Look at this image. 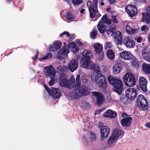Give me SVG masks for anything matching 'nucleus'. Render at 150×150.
<instances>
[{"label": "nucleus", "mask_w": 150, "mask_h": 150, "mask_svg": "<svg viewBox=\"0 0 150 150\" xmlns=\"http://www.w3.org/2000/svg\"><path fill=\"white\" fill-rule=\"evenodd\" d=\"M109 83L113 86V91L121 94L123 90V83L122 81L117 77L109 76L108 78Z\"/></svg>", "instance_id": "obj_1"}, {"label": "nucleus", "mask_w": 150, "mask_h": 150, "mask_svg": "<svg viewBox=\"0 0 150 150\" xmlns=\"http://www.w3.org/2000/svg\"><path fill=\"white\" fill-rule=\"evenodd\" d=\"M59 83L62 87L70 88L73 87L76 82L73 77L69 80L67 79V76L64 73H61L59 78Z\"/></svg>", "instance_id": "obj_2"}, {"label": "nucleus", "mask_w": 150, "mask_h": 150, "mask_svg": "<svg viewBox=\"0 0 150 150\" xmlns=\"http://www.w3.org/2000/svg\"><path fill=\"white\" fill-rule=\"evenodd\" d=\"M98 1L94 0L93 1L92 3L91 1H88L87 5L88 7L90 12V17L92 18H94L96 13L98 12Z\"/></svg>", "instance_id": "obj_3"}, {"label": "nucleus", "mask_w": 150, "mask_h": 150, "mask_svg": "<svg viewBox=\"0 0 150 150\" xmlns=\"http://www.w3.org/2000/svg\"><path fill=\"white\" fill-rule=\"evenodd\" d=\"M123 80L125 85L127 86L132 87L135 84V78L131 73H126L123 76Z\"/></svg>", "instance_id": "obj_4"}, {"label": "nucleus", "mask_w": 150, "mask_h": 150, "mask_svg": "<svg viewBox=\"0 0 150 150\" xmlns=\"http://www.w3.org/2000/svg\"><path fill=\"white\" fill-rule=\"evenodd\" d=\"M137 103L138 106L143 110H146L148 108L149 106L147 100L142 94H140L138 96L137 100Z\"/></svg>", "instance_id": "obj_5"}, {"label": "nucleus", "mask_w": 150, "mask_h": 150, "mask_svg": "<svg viewBox=\"0 0 150 150\" xmlns=\"http://www.w3.org/2000/svg\"><path fill=\"white\" fill-rule=\"evenodd\" d=\"M95 81L100 88H105L107 86L105 77L101 74L97 73L95 76Z\"/></svg>", "instance_id": "obj_6"}, {"label": "nucleus", "mask_w": 150, "mask_h": 150, "mask_svg": "<svg viewBox=\"0 0 150 150\" xmlns=\"http://www.w3.org/2000/svg\"><path fill=\"white\" fill-rule=\"evenodd\" d=\"M44 86L49 94L53 98L58 99L60 98L61 95L60 89L52 87L50 89L45 84Z\"/></svg>", "instance_id": "obj_7"}, {"label": "nucleus", "mask_w": 150, "mask_h": 150, "mask_svg": "<svg viewBox=\"0 0 150 150\" xmlns=\"http://www.w3.org/2000/svg\"><path fill=\"white\" fill-rule=\"evenodd\" d=\"M122 137V131L120 129H115L113 130L111 136L110 137L108 141L109 144H112L114 143L117 138Z\"/></svg>", "instance_id": "obj_8"}, {"label": "nucleus", "mask_w": 150, "mask_h": 150, "mask_svg": "<svg viewBox=\"0 0 150 150\" xmlns=\"http://www.w3.org/2000/svg\"><path fill=\"white\" fill-rule=\"evenodd\" d=\"M95 49L96 54L98 55V60H102L104 58V52L103 51V46L100 43H97L93 45Z\"/></svg>", "instance_id": "obj_9"}, {"label": "nucleus", "mask_w": 150, "mask_h": 150, "mask_svg": "<svg viewBox=\"0 0 150 150\" xmlns=\"http://www.w3.org/2000/svg\"><path fill=\"white\" fill-rule=\"evenodd\" d=\"M142 22L149 24L150 27V6L146 8L144 11L142 13Z\"/></svg>", "instance_id": "obj_10"}, {"label": "nucleus", "mask_w": 150, "mask_h": 150, "mask_svg": "<svg viewBox=\"0 0 150 150\" xmlns=\"http://www.w3.org/2000/svg\"><path fill=\"white\" fill-rule=\"evenodd\" d=\"M123 62L121 60H116L115 64L113 66L112 70L115 74H119L122 69Z\"/></svg>", "instance_id": "obj_11"}, {"label": "nucleus", "mask_w": 150, "mask_h": 150, "mask_svg": "<svg viewBox=\"0 0 150 150\" xmlns=\"http://www.w3.org/2000/svg\"><path fill=\"white\" fill-rule=\"evenodd\" d=\"M46 71H44L45 76L47 77H50L51 79L54 78L56 74V71L53 69L52 65L45 67Z\"/></svg>", "instance_id": "obj_12"}, {"label": "nucleus", "mask_w": 150, "mask_h": 150, "mask_svg": "<svg viewBox=\"0 0 150 150\" xmlns=\"http://www.w3.org/2000/svg\"><path fill=\"white\" fill-rule=\"evenodd\" d=\"M125 95L128 99L133 100L137 96V91L133 88H128L126 90Z\"/></svg>", "instance_id": "obj_13"}, {"label": "nucleus", "mask_w": 150, "mask_h": 150, "mask_svg": "<svg viewBox=\"0 0 150 150\" xmlns=\"http://www.w3.org/2000/svg\"><path fill=\"white\" fill-rule=\"evenodd\" d=\"M125 8L126 12L130 17H132L134 16L137 13V8L135 6L128 5Z\"/></svg>", "instance_id": "obj_14"}, {"label": "nucleus", "mask_w": 150, "mask_h": 150, "mask_svg": "<svg viewBox=\"0 0 150 150\" xmlns=\"http://www.w3.org/2000/svg\"><path fill=\"white\" fill-rule=\"evenodd\" d=\"M92 93L93 95L96 98L97 105L98 106L101 105L104 100L103 95L101 93L97 91H93Z\"/></svg>", "instance_id": "obj_15"}, {"label": "nucleus", "mask_w": 150, "mask_h": 150, "mask_svg": "<svg viewBox=\"0 0 150 150\" xmlns=\"http://www.w3.org/2000/svg\"><path fill=\"white\" fill-rule=\"evenodd\" d=\"M88 91V87L85 85H81L79 88L77 87V89H76V92H78V93H80V95L82 96L88 95L89 93Z\"/></svg>", "instance_id": "obj_16"}, {"label": "nucleus", "mask_w": 150, "mask_h": 150, "mask_svg": "<svg viewBox=\"0 0 150 150\" xmlns=\"http://www.w3.org/2000/svg\"><path fill=\"white\" fill-rule=\"evenodd\" d=\"M69 52V50L67 48L60 50L57 53V57L60 60L64 59L68 57V54Z\"/></svg>", "instance_id": "obj_17"}, {"label": "nucleus", "mask_w": 150, "mask_h": 150, "mask_svg": "<svg viewBox=\"0 0 150 150\" xmlns=\"http://www.w3.org/2000/svg\"><path fill=\"white\" fill-rule=\"evenodd\" d=\"M113 34L114 40L117 45H121L122 43V36L121 33L119 31L117 30Z\"/></svg>", "instance_id": "obj_18"}, {"label": "nucleus", "mask_w": 150, "mask_h": 150, "mask_svg": "<svg viewBox=\"0 0 150 150\" xmlns=\"http://www.w3.org/2000/svg\"><path fill=\"white\" fill-rule=\"evenodd\" d=\"M78 67V61L76 59H73L70 61L68 66V69L72 72L76 70Z\"/></svg>", "instance_id": "obj_19"}, {"label": "nucleus", "mask_w": 150, "mask_h": 150, "mask_svg": "<svg viewBox=\"0 0 150 150\" xmlns=\"http://www.w3.org/2000/svg\"><path fill=\"white\" fill-rule=\"evenodd\" d=\"M110 131V129L108 126L104 127L103 128L100 129V137L103 139L107 138L108 136Z\"/></svg>", "instance_id": "obj_20"}, {"label": "nucleus", "mask_w": 150, "mask_h": 150, "mask_svg": "<svg viewBox=\"0 0 150 150\" xmlns=\"http://www.w3.org/2000/svg\"><path fill=\"white\" fill-rule=\"evenodd\" d=\"M123 42L126 47L129 48L134 47L135 45V42L134 41L128 37H125Z\"/></svg>", "instance_id": "obj_21"}, {"label": "nucleus", "mask_w": 150, "mask_h": 150, "mask_svg": "<svg viewBox=\"0 0 150 150\" xmlns=\"http://www.w3.org/2000/svg\"><path fill=\"white\" fill-rule=\"evenodd\" d=\"M120 57L123 59L127 60H130L133 56L130 52L123 51L121 52L120 54Z\"/></svg>", "instance_id": "obj_22"}, {"label": "nucleus", "mask_w": 150, "mask_h": 150, "mask_svg": "<svg viewBox=\"0 0 150 150\" xmlns=\"http://www.w3.org/2000/svg\"><path fill=\"white\" fill-rule=\"evenodd\" d=\"M147 81L144 77H141L139 79V83L141 89L144 92H146L147 91Z\"/></svg>", "instance_id": "obj_23"}, {"label": "nucleus", "mask_w": 150, "mask_h": 150, "mask_svg": "<svg viewBox=\"0 0 150 150\" xmlns=\"http://www.w3.org/2000/svg\"><path fill=\"white\" fill-rule=\"evenodd\" d=\"M62 45V43L60 41L54 42L53 44L50 46L49 51L51 52L56 51L59 49Z\"/></svg>", "instance_id": "obj_24"}, {"label": "nucleus", "mask_w": 150, "mask_h": 150, "mask_svg": "<svg viewBox=\"0 0 150 150\" xmlns=\"http://www.w3.org/2000/svg\"><path fill=\"white\" fill-rule=\"evenodd\" d=\"M90 59L86 58H82L80 61V64L82 67L87 69H89L91 62Z\"/></svg>", "instance_id": "obj_25"}, {"label": "nucleus", "mask_w": 150, "mask_h": 150, "mask_svg": "<svg viewBox=\"0 0 150 150\" xmlns=\"http://www.w3.org/2000/svg\"><path fill=\"white\" fill-rule=\"evenodd\" d=\"M116 116V112L110 109H108L103 114L104 117L112 119L115 118Z\"/></svg>", "instance_id": "obj_26"}, {"label": "nucleus", "mask_w": 150, "mask_h": 150, "mask_svg": "<svg viewBox=\"0 0 150 150\" xmlns=\"http://www.w3.org/2000/svg\"><path fill=\"white\" fill-rule=\"evenodd\" d=\"M132 119V118L131 117H127L122 119L121 121L122 126L123 127H129Z\"/></svg>", "instance_id": "obj_27"}, {"label": "nucleus", "mask_w": 150, "mask_h": 150, "mask_svg": "<svg viewBox=\"0 0 150 150\" xmlns=\"http://www.w3.org/2000/svg\"><path fill=\"white\" fill-rule=\"evenodd\" d=\"M97 28L99 32L103 34H104L106 30V25L101 21L99 22L97 25Z\"/></svg>", "instance_id": "obj_28"}, {"label": "nucleus", "mask_w": 150, "mask_h": 150, "mask_svg": "<svg viewBox=\"0 0 150 150\" xmlns=\"http://www.w3.org/2000/svg\"><path fill=\"white\" fill-rule=\"evenodd\" d=\"M130 60H131L130 62L131 65L136 69L139 68V62L137 59L135 57L133 56Z\"/></svg>", "instance_id": "obj_29"}, {"label": "nucleus", "mask_w": 150, "mask_h": 150, "mask_svg": "<svg viewBox=\"0 0 150 150\" xmlns=\"http://www.w3.org/2000/svg\"><path fill=\"white\" fill-rule=\"evenodd\" d=\"M143 70L146 74H150V65L144 63L142 65Z\"/></svg>", "instance_id": "obj_30"}, {"label": "nucleus", "mask_w": 150, "mask_h": 150, "mask_svg": "<svg viewBox=\"0 0 150 150\" xmlns=\"http://www.w3.org/2000/svg\"><path fill=\"white\" fill-rule=\"evenodd\" d=\"M143 58L147 61L150 62V52H145V51L143 50L142 53Z\"/></svg>", "instance_id": "obj_31"}, {"label": "nucleus", "mask_w": 150, "mask_h": 150, "mask_svg": "<svg viewBox=\"0 0 150 150\" xmlns=\"http://www.w3.org/2000/svg\"><path fill=\"white\" fill-rule=\"evenodd\" d=\"M107 55L108 58L111 60H113L115 57L114 51L111 50H108L107 52Z\"/></svg>", "instance_id": "obj_32"}, {"label": "nucleus", "mask_w": 150, "mask_h": 150, "mask_svg": "<svg viewBox=\"0 0 150 150\" xmlns=\"http://www.w3.org/2000/svg\"><path fill=\"white\" fill-rule=\"evenodd\" d=\"M82 55L84 57L83 58L91 59V52L89 50H84L82 53Z\"/></svg>", "instance_id": "obj_33"}, {"label": "nucleus", "mask_w": 150, "mask_h": 150, "mask_svg": "<svg viewBox=\"0 0 150 150\" xmlns=\"http://www.w3.org/2000/svg\"><path fill=\"white\" fill-rule=\"evenodd\" d=\"M65 17L67 19L70 21H73L75 18V17L70 12H68L66 13Z\"/></svg>", "instance_id": "obj_34"}, {"label": "nucleus", "mask_w": 150, "mask_h": 150, "mask_svg": "<svg viewBox=\"0 0 150 150\" xmlns=\"http://www.w3.org/2000/svg\"><path fill=\"white\" fill-rule=\"evenodd\" d=\"M98 32V31L96 29L93 30L90 34L91 38L92 39H94L96 38Z\"/></svg>", "instance_id": "obj_35"}, {"label": "nucleus", "mask_w": 150, "mask_h": 150, "mask_svg": "<svg viewBox=\"0 0 150 150\" xmlns=\"http://www.w3.org/2000/svg\"><path fill=\"white\" fill-rule=\"evenodd\" d=\"M52 55L50 53H48L46 55L45 57H42L40 59V61H42L46 59H49L52 57Z\"/></svg>", "instance_id": "obj_36"}, {"label": "nucleus", "mask_w": 150, "mask_h": 150, "mask_svg": "<svg viewBox=\"0 0 150 150\" xmlns=\"http://www.w3.org/2000/svg\"><path fill=\"white\" fill-rule=\"evenodd\" d=\"M107 29L112 33V34H111V36H112L115 33V32L116 30V26L115 25H114L113 27H112V25H110Z\"/></svg>", "instance_id": "obj_37"}, {"label": "nucleus", "mask_w": 150, "mask_h": 150, "mask_svg": "<svg viewBox=\"0 0 150 150\" xmlns=\"http://www.w3.org/2000/svg\"><path fill=\"white\" fill-rule=\"evenodd\" d=\"M89 137L92 141H95L96 140V136L93 132H91L90 133Z\"/></svg>", "instance_id": "obj_38"}, {"label": "nucleus", "mask_w": 150, "mask_h": 150, "mask_svg": "<svg viewBox=\"0 0 150 150\" xmlns=\"http://www.w3.org/2000/svg\"><path fill=\"white\" fill-rule=\"evenodd\" d=\"M72 2L74 6L79 5L82 3V0H72Z\"/></svg>", "instance_id": "obj_39"}, {"label": "nucleus", "mask_w": 150, "mask_h": 150, "mask_svg": "<svg viewBox=\"0 0 150 150\" xmlns=\"http://www.w3.org/2000/svg\"><path fill=\"white\" fill-rule=\"evenodd\" d=\"M76 45V44L74 42H72L69 43L68 45H67V47H67L69 48H73L74 47H75Z\"/></svg>", "instance_id": "obj_40"}, {"label": "nucleus", "mask_w": 150, "mask_h": 150, "mask_svg": "<svg viewBox=\"0 0 150 150\" xmlns=\"http://www.w3.org/2000/svg\"><path fill=\"white\" fill-rule=\"evenodd\" d=\"M66 35L67 37H69L70 36V34L69 32L66 31H64L62 33L60 34L59 35V36L61 38H62L63 35Z\"/></svg>", "instance_id": "obj_41"}, {"label": "nucleus", "mask_w": 150, "mask_h": 150, "mask_svg": "<svg viewBox=\"0 0 150 150\" xmlns=\"http://www.w3.org/2000/svg\"><path fill=\"white\" fill-rule=\"evenodd\" d=\"M64 70L63 67L62 66H59L57 68V71L59 73H61V72H63Z\"/></svg>", "instance_id": "obj_42"}, {"label": "nucleus", "mask_w": 150, "mask_h": 150, "mask_svg": "<svg viewBox=\"0 0 150 150\" xmlns=\"http://www.w3.org/2000/svg\"><path fill=\"white\" fill-rule=\"evenodd\" d=\"M149 28L147 27L146 25H144L142 26L141 29V30L142 31H144L145 33H146L147 31L148 30Z\"/></svg>", "instance_id": "obj_43"}, {"label": "nucleus", "mask_w": 150, "mask_h": 150, "mask_svg": "<svg viewBox=\"0 0 150 150\" xmlns=\"http://www.w3.org/2000/svg\"><path fill=\"white\" fill-rule=\"evenodd\" d=\"M82 96H80V93H78V92H77L76 89V90L75 93L74 94V97L75 99H77L81 97H82Z\"/></svg>", "instance_id": "obj_44"}, {"label": "nucleus", "mask_w": 150, "mask_h": 150, "mask_svg": "<svg viewBox=\"0 0 150 150\" xmlns=\"http://www.w3.org/2000/svg\"><path fill=\"white\" fill-rule=\"evenodd\" d=\"M73 52L74 53H76L79 52V47L76 45L75 47L72 48Z\"/></svg>", "instance_id": "obj_45"}, {"label": "nucleus", "mask_w": 150, "mask_h": 150, "mask_svg": "<svg viewBox=\"0 0 150 150\" xmlns=\"http://www.w3.org/2000/svg\"><path fill=\"white\" fill-rule=\"evenodd\" d=\"M81 79L83 83H86L87 81V80L86 79V77L85 76L83 75L82 76Z\"/></svg>", "instance_id": "obj_46"}, {"label": "nucleus", "mask_w": 150, "mask_h": 150, "mask_svg": "<svg viewBox=\"0 0 150 150\" xmlns=\"http://www.w3.org/2000/svg\"><path fill=\"white\" fill-rule=\"evenodd\" d=\"M107 15L106 14H105L102 17L101 20L102 21V22L104 23L107 20Z\"/></svg>", "instance_id": "obj_47"}, {"label": "nucleus", "mask_w": 150, "mask_h": 150, "mask_svg": "<svg viewBox=\"0 0 150 150\" xmlns=\"http://www.w3.org/2000/svg\"><path fill=\"white\" fill-rule=\"evenodd\" d=\"M112 20V21L114 23L117 24L118 23V22L117 20L116 17L115 16H113Z\"/></svg>", "instance_id": "obj_48"}, {"label": "nucleus", "mask_w": 150, "mask_h": 150, "mask_svg": "<svg viewBox=\"0 0 150 150\" xmlns=\"http://www.w3.org/2000/svg\"><path fill=\"white\" fill-rule=\"evenodd\" d=\"M76 86L75 87L76 89H77V87L79 88V86H80L81 82L80 81H76Z\"/></svg>", "instance_id": "obj_49"}, {"label": "nucleus", "mask_w": 150, "mask_h": 150, "mask_svg": "<svg viewBox=\"0 0 150 150\" xmlns=\"http://www.w3.org/2000/svg\"><path fill=\"white\" fill-rule=\"evenodd\" d=\"M51 79H52L49 82V85L50 86H52L54 84V78Z\"/></svg>", "instance_id": "obj_50"}, {"label": "nucleus", "mask_w": 150, "mask_h": 150, "mask_svg": "<svg viewBox=\"0 0 150 150\" xmlns=\"http://www.w3.org/2000/svg\"><path fill=\"white\" fill-rule=\"evenodd\" d=\"M112 22V20L110 19H107V20L105 22L104 24L106 23L108 25H110L111 24Z\"/></svg>", "instance_id": "obj_51"}, {"label": "nucleus", "mask_w": 150, "mask_h": 150, "mask_svg": "<svg viewBox=\"0 0 150 150\" xmlns=\"http://www.w3.org/2000/svg\"><path fill=\"white\" fill-rule=\"evenodd\" d=\"M105 126H104L103 123L101 122H100L99 123V128L100 129H101L102 128H104V127H105Z\"/></svg>", "instance_id": "obj_52"}, {"label": "nucleus", "mask_w": 150, "mask_h": 150, "mask_svg": "<svg viewBox=\"0 0 150 150\" xmlns=\"http://www.w3.org/2000/svg\"><path fill=\"white\" fill-rule=\"evenodd\" d=\"M106 47L107 48H110L111 47L112 45V43L110 42H107L106 44Z\"/></svg>", "instance_id": "obj_53"}, {"label": "nucleus", "mask_w": 150, "mask_h": 150, "mask_svg": "<svg viewBox=\"0 0 150 150\" xmlns=\"http://www.w3.org/2000/svg\"><path fill=\"white\" fill-rule=\"evenodd\" d=\"M76 42L77 44L79 45V46H80L82 45V43L80 41L79 39H77L76 40Z\"/></svg>", "instance_id": "obj_54"}, {"label": "nucleus", "mask_w": 150, "mask_h": 150, "mask_svg": "<svg viewBox=\"0 0 150 150\" xmlns=\"http://www.w3.org/2000/svg\"><path fill=\"white\" fill-rule=\"evenodd\" d=\"M76 36L75 34L70 35L69 39L70 40H73L75 39Z\"/></svg>", "instance_id": "obj_55"}, {"label": "nucleus", "mask_w": 150, "mask_h": 150, "mask_svg": "<svg viewBox=\"0 0 150 150\" xmlns=\"http://www.w3.org/2000/svg\"><path fill=\"white\" fill-rule=\"evenodd\" d=\"M108 1L111 5L115 4V0H108Z\"/></svg>", "instance_id": "obj_56"}, {"label": "nucleus", "mask_w": 150, "mask_h": 150, "mask_svg": "<svg viewBox=\"0 0 150 150\" xmlns=\"http://www.w3.org/2000/svg\"><path fill=\"white\" fill-rule=\"evenodd\" d=\"M138 43L140 42L142 40V38L141 37H138L136 39Z\"/></svg>", "instance_id": "obj_57"}, {"label": "nucleus", "mask_w": 150, "mask_h": 150, "mask_svg": "<svg viewBox=\"0 0 150 150\" xmlns=\"http://www.w3.org/2000/svg\"><path fill=\"white\" fill-rule=\"evenodd\" d=\"M126 30L127 31V32H128L129 33H131L129 32V31H130V30L129 29L128 30V28H129V29L130 28V30H132V29H131L130 28V27L128 25H127L126 26Z\"/></svg>", "instance_id": "obj_58"}, {"label": "nucleus", "mask_w": 150, "mask_h": 150, "mask_svg": "<svg viewBox=\"0 0 150 150\" xmlns=\"http://www.w3.org/2000/svg\"><path fill=\"white\" fill-rule=\"evenodd\" d=\"M139 30L138 29H132V31L131 32V33L133 34L135 33H137L138 32Z\"/></svg>", "instance_id": "obj_59"}, {"label": "nucleus", "mask_w": 150, "mask_h": 150, "mask_svg": "<svg viewBox=\"0 0 150 150\" xmlns=\"http://www.w3.org/2000/svg\"><path fill=\"white\" fill-rule=\"evenodd\" d=\"M37 54L36 55H35V57H32V59L34 60L35 59H36L37 58L38 54L39 53V51L38 50H37L36 52Z\"/></svg>", "instance_id": "obj_60"}, {"label": "nucleus", "mask_w": 150, "mask_h": 150, "mask_svg": "<svg viewBox=\"0 0 150 150\" xmlns=\"http://www.w3.org/2000/svg\"><path fill=\"white\" fill-rule=\"evenodd\" d=\"M83 141L84 142L87 143V140L86 137L85 136H83L82 138Z\"/></svg>", "instance_id": "obj_61"}, {"label": "nucleus", "mask_w": 150, "mask_h": 150, "mask_svg": "<svg viewBox=\"0 0 150 150\" xmlns=\"http://www.w3.org/2000/svg\"><path fill=\"white\" fill-rule=\"evenodd\" d=\"M122 116L123 117H127L128 115L126 113L123 112L122 114Z\"/></svg>", "instance_id": "obj_62"}, {"label": "nucleus", "mask_w": 150, "mask_h": 150, "mask_svg": "<svg viewBox=\"0 0 150 150\" xmlns=\"http://www.w3.org/2000/svg\"><path fill=\"white\" fill-rule=\"evenodd\" d=\"M102 110L103 109L97 110L95 112L96 114H100Z\"/></svg>", "instance_id": "obj_63"}, {"label": "nucleus", "mask_w": 150, "mask_h": 150, "mask_svg": "<svg viewBox=\"0 0 150 150\" xmlns=\"http://www.w3.org/2000/svg\"><path fill=\"white\" fill-rule=\"evenodd\" d=\"M105 31L107 35H111V34H112V33L110 31V30H108V29H106Z\"/></svg>", "instance_id": "obj_64"}]
</instances>
